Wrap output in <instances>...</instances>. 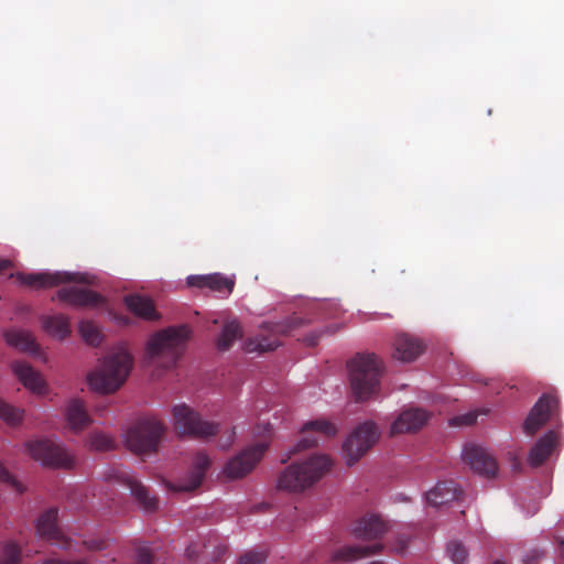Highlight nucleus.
I'll return each mask as SVG.
<instances>
[{"label":"nucleus","mask_w":564,"mask_h":564,"mask_svg":"<svg viewBox=\"0 0 564 564\" xmlns=\"http://www.w3.org/2000/svg\"><path fill=\"white\" fill-rule=\"evenodd\" d=\"M79 333L84 340L91 346H98L101 341L100 332L97 325L90 321H83L79 323Z\"/></svg>","instance_id":"2f4dec72"},{"label":"nucleus","mask_w":564,"mask_h":564,"mask_svg":"<svg viewBox=\"0 0 564 564\" xmlns=\"http://www.w3.org/2000/svg\"><path fill=\"white\" fill-rule=\"evenodd\" d=\"M191 336L187 325L169 327L153 335L147 345L149 361L163 367H173L184 351Z\"/></svg>","instance_id":"f03ea898"},{"label":"nucleus","mask_w":564,"mask_h":564,"mask_svg":"<svg viewBox=\"0 0 564 564\" xmlns=\"http://www.w3.org/2000/svg\"><path fill=\"white\" fill-rule=\"evenodd\" d=\"M379 438V431L371 421L359 424L343 444L349 466L358 462Z\"/></svg>","instance_id":"1a4fd4ad"},{"label":"nucleus","mask_w":564,"mask_h":564,"mask_svg":"<svg viewBox=\"0 0 564 564\" xmlns=\"http://www.w3.org/2000/svg\"><path fill=\"white\" fill-rule=\"evenodd\" d=\"M172 415L174 427L181 435L207 438L219 431L217 423L203 420L198 412L185 403L175 405Z\"/></svg>","instance_id":"0eeeda50"},{"label":"nucleus","mask_w":564,"mask_h":564,"mask_svg":"<svg viewBox=\"0 0 564 564\" xmlns=\"http://www.w3.org/2000/svg\"><path fill=\"white\" fill-rule=\"evenodd\" d=\"M86 547L90 551H101L108 547V540L105 539H90L84 541Z\"/></svg>","instance_id":"79ce46f5"},{"label":"nucleus","mask_w":564,"mask_h":564,"mask_svg":"<svg viewBox=\"0 0 564 564\" xmlns=\"http://www.w3.org/2000/svg\"><path fill=\"white\" fill-rule=\"evenodd\" d=\"M57 514L58 511L56 508H51L43 512L37 519L36 532L41 538L50 541L59 549L72 551L73 541L65 536L57 527Z\"/></svg>","instance_id":"ddd939ff"},{"label":"nucleus","mask_w":564,"mask_h":564,"mask_svg":"<svg viewBox=\"0 0 564 564\" xmlns=\"http://www.w3.org/2000/svg\"><path fill=\"white\" fill-rule=\"evenodd\" d=\"M43 327L47 334L58 339H64L70 334L69 321L63 314L45 316Z\"/></svg>","instance_id":"c85d7f7f"},{"label":"nucleus","mask_w":564,"mask_h":564,"mask_svg":"<svg viewBox=\"0 0 564 564\" xmlns=\"http://www.w3.org/2000/svg\"><path fill=\"white\" fill-rule=\"evenodd\" d=\"M387 531V523L379 516L375 514L361 518L352 529L354 535L362 540L380 539Z\"/></svg>","instance_id":"4be33fe9"},{"label":"nucleus","mask_w":564,"mask_h":564,"mask_svg":"<svg viewBox=\"0 0 564 564\" xmlns=\"http://www.w3.org/2000/svg\"><path fill=\"white\" fill-rule=\"evenodd\" d=\"M0 480L11 485L19 494L24 491V487L20 484L9 470L0 463Z\"/></svg>","instance_id":"58836bf2"},{"label":"nucleus","mask_w":564,"mask_h":564,"mask_svg":"<svg viewBox=\"0 0 564 564\" xmlns=\"http://www.w3.org/2000/svg\"><path fill=\"white\" fill-rule=\"evenodd\" d=\"M234 437H235V431L232 430L227 437V442L221 446L228 447L234 442Z\"/></svg>","instance_id":"de8ad7c7"},{"label":"nucleus","mask_w":564,"mask_h":564,"mask_svg":"<svg viewBox=\"0 0 564 564\" xmlns=\"http://www.w3.org/2000/svg\"><path fill=\"white\" fill-rule=\"evenodd\" d=\"M132 366V356L120 348L107 355L100 367L88 375V384L94 391L112 393L126 382Z\"/></svg>","instance_id":"f257e3e1"},{"label":"nucleus","mask_w":564,"mask_h":564,"mask_svg":"<svg viewBox=\"0 0 564 564\" xmlns=\"http://www.w3.org/2000/svg\"><path fill=\"white\" fill-rule=\"evenodd\" d=\"M165 433L163 422L154 416H143L127 431L128 448L139 455L156 452L159 443Z\"/></svg>","instance_id":"39448f33"},{"label":"nucleus","mask_w":564,"mask_h":564,"mask_svg":"<svg viewBox=\"0 0 564 564\" xmlns=\"http://www.w3.org/2000/svg\"><path fill=\"white\" fill-rule=\"evenodd\" d=\"M91 558H82L75 561H63L57 558H48L43 564H90Z\"/></svg>","instance_id":"37998d69"},{"label":"nucleus","mask_w":564,"mask_h":564,"mask_svg":"<svg viewBox=\"0 0 564 564\" xmlns=\"http://www.w3.org/2000/svg\"><path fill=\"white\" fill-rule=\"evenodd\" d=\"M268 449V444L261 442L242 451L232 457L225 466L224 473L229 479H238L248 475L260 462Z\"/></svg>","instance_id":"9b49d317"},{"label":"nucleus","mask_w":564,"mask_h":564,"mask_svg":"<svg viewBox=\"0 0 564 564\" xmlns=\"http://www.w3.org/2000/svg\"><path fill=\"white\" fill-rule=\"evenodd\" d=\"M406 543L408 542L405 540H401L399 551H403L406 547Z\"/></svg>","instance_id":"8fccbe9b"},{"label":"nucleus","mask_w":564,"mask_h":564,"mask_svg":"<svg viewBox=\"0 0 564 564\" xmlns=\"http://www.w3.org/2000/svg\"><path fill=\"white\" fill-rule=\"evenodd\" d=\"M26 449L32 458L52 468L70 469L75 466V457L64 446L50 440L31 441Z\"/></svg>","instance_id":"6e6552de"},{"label":"nucleus","mask_w":564,"mask_h":564,"mask_svg":"<svg viewBox=\"0 0 564 564\" xmlns=\"http://www.w3.org/2000/svg\"><path fill=\"white\" fill-rule=\"evenodd\" d=\"M317 442H318L317 438L304 436L296 445L295 452H300L302 449L313 447V446L317 445Z\"/></svg>","instance_id":"c03bdc74"},{"label":"nucleus","mask_w":564,"mask_h":564,"mask_svg":"<svg viewBox=\"0 0 564 564\" xmlns=\"http://www.w3.org/2000/svg\"><path fill=\"white\" fill-rule=\"evenodd\" d=\"M383 549L381 543H375L373 545H345L334 552L332 558L335 562H354L359 558L377 554Z\"/></svg>","instance_id":"bb28decb"},{"label":"nucleus","mask_w":564,"mask_h":564,"mask_svg":"<svg viewBox=\"0 0 564 564\" xmlns=\"http://www.w3.org/2000/svg\"><path fill=\"white\" fill-rule=\"evenodd\" d=\"M226 552L227 546L221 542L219 536L214 535L204 543H191L185 550V555L188 560L200 557L202 561L205 562H217L223 558Z\"/></svg>","instance_id":"a211bd4d"},{"label":"nucleus","mask_w":564,"mask_h":564,"mask_svg":"<svg viewBox=\"0 0 564 564\" xmlns=\"http://www.w3.org/2000/svg\"><path fill=\"white\" fill-rule=\"evenodd\" d=\"M127 307L137 316L144 319H156L158 314L153 302L145 296L132 294L124 297Z\"/></svg>","instance_id":"cd10ccee"},{"label":"nucleus","mask_w":564,"mask_h":564,"mask_svg":"<svg viewBox=\"0 0 564 564\" xmlns=\"http://www.w3.org/2000/svg\"><path fill=\"white\" fill-rule=\"evenodd\" d=\"M349 378L357 401L377 394L382 373V362L375 354H358L349 362Z\"/></svg>","instance_id":"20e7f679"},{"label":"nucleus","mask_w":564,"mask_h":564,"mask_svg":"<svg viewBox=\"0 0 564 564\" xmlns=\"http://www.w3.org/2000/svg\"><path fill=\"white\" fill-rule=\"evenodd\" d=\"M462 492V489L454 481H440L426 492V501L430 506L441 507L458 499Z\"/></svg>","instance_id":"5701e85b"},{"label":"nucleus","mask_w":564,"mask_h":564,"mask_svg":"<svg viewBox=\"0 0 564 564\" xmlns=\"http://www.w3.org/2000/svg\"><path fill=\"white\" fill-rule=\"evenodd\" d=\"M57 297L76 307H98L105 303V299L97 292L78 286L59 289Z\"/></svg>","instance_id":"6ab92c4d"},{"label":"nucleus","mask_w":564,"mask_h":564,"mask_svg":"<svg viewBox=\"0 0 564 564\" xmlns=\"http://www.w3.org/2000/svg\"><path fill=\"white\" fill-rule=\"evenodd\" d=\"M317 432L324 435L325 437H330L336 434V427L328 421L325 420H315L310 421L303 426V432Z\"/></svg>","instance_id":"72a5a7b5"},{"label":"nucleus","mask_w":564,"mask_h":564,"mask_svg":"<svg viewBox=\"0 0 564 564\" xmlns=\"http://www.w3.org/2000/svg\"><path fill=\"white\" fill-rule=\"evenodd\" d=\"M424 350L423 341L410 334H398L393 341V358L411 362L415 360Z\"/></svg>","instance_id":"aec40b11"},{"label":"nucleus","mask_w":564,"mask_h":564,"mask_svg":"<svg viewBox=\"0 0 564 564\" xmlns=\"http://www.w3.org/2000/svg\"><path fill=\"white\" fill-rule=\"evenodd\" d=\"M557 443V435L550 431L541 437L530 449L528 462L532 467L542 465L553 453Z\"/></svg>","instance_id":"393cba45"},{"label":"nucleus","mask_w":564,"mask_h":564,"mask_svg":"<svg viewBox=\"0 0 564 564\" xmlns=\"http://www.w3.org/2000/svg\"><path fill=\"white\" fill-rule=\"evenodd\" d=\"M108 478L129 488L134 500L144 511L153 512L158 509V498L151 495L149 489L128 469L115 467L109 471Z\"/></svg>","instance_id":"9d476101"},{"label":"nucleus","mask_w":564,"mask_h":564,"mask_svg":"<svg viewBox=\"0 0 564 564\" xmlns=\"http://www.w3.org/2000/svg\"><path fill=\"white\" fill-rule=\"evenodd\" d=\"M477 421V413L469 412L466 414L457 415L453 419H451L449 423L454 426H462V425H473Z\"/></svg>","instance_id":"a19ab883"},{"label":"nucleus","mask_w":564,"mask_h":564,"mask_svg":"<svg viewBox=\"0 0 564 564\" xmlns=\"http://www.w3.org/2000/svg\"><path fill=\"white\" fill-rule=\"evenodd\" d=\"M23 412L0 399V419L10 425H18L22 421Z\"/></svg>","instance_id":"473e14b6"},{"label":"nucleus","mask_w":564,"mask_h":564,"mask_svg":"<svg viewBox=\"0 0 564 564\" xmlns=\"http://www.w3.org/2000/svg\"><path fill=\"white\" fill-rule=\"evenodd\" d=\"M265 553L251 551L242 555L238 564H265Z\"/></svg>","instance_id":"ea45409f"},{"label":"nucleus","mask_w":564,"mask_h":564,"mask_svg":"<svg viewBox=\"0 0 564 564\" xmlns=\"http://www.w3.org/2000/svg\"><path fill=\"white\" fill-rule=\"evenodd\" d=\"M307 341H308V345L314 346L317 343V337L312 336L311 338L307 339Z\"/></svg>","instance_id":"09e8293b"},{"label":"nucleus","mask_w":564,"mask_h":564,"mask_svg":"<svg viewBox=\"0 0 564 564\" xmlns=\"http://www.w3.org/2000/svg\"><path fill=\"white\" fill-rule=\"evenodd\" d=\"M332 466L326 455H314L302 463H293L280 475L278 488L290 492H302L318 481Z\"/></svg>","instance_id":"7ed1b4c3"},{"label":"nucleus","mask_w":564,"mask_h":564,"mask_svg":"<svg viewBox=\"0 0 564 564\" xmlns=\"http://www.w3.org/2000/svg\"><path fill=\"white\" fill-rule=\"evenodd\" d=\"M4 337L8 345L22 351H35L37 348L33 336L28 332L10 330L6 333Z\"/></svg>","instance_id":"c756f323"},{"label":"nucleus","mask_w":564,"mask_h":564,"mask_svg":"<svg viewBox=\"0 0 564 564\" xmlns=\"http://www.w3.org/2000/svg\"><path fill=\"white\" fill-rule=\"evenodd\" d=\"M11 267V261L10 260H6V259H0V272L10 268Z\"/></svg>","instance_id":"49530a36"},{"label":"nucleus","mask_w":564,"mask_h":564,"mask_svg":"<svg viewBox=\"0 0 564 564\" xmlns=\"http://www.w3.org/2000/svg\"><path fill=\"white\" fill-rule=\"evenodd\" d=\"M370 564H383V562L382 561H373Z\"/></svg>","instance_id":"3c124183"},{"label":"nucleus","mask_w":564,"mask_h":564,"mask_svg":"<svg viewBox=\"0 0 564 564\" xmlns=\"http://www.w3.org/2000/svg\"><path fill=\"white\" fill-rule=\"evenodd\" d=\"M65 419L69 429L74 432H79L86 429L91 423L84 402L79 399H72L65 406Z\"/></svg>","instance_id":"b1692460"},{"label":"nucleus","mask_w":564,"mask_h":564,"mask_svg":"<svg viewBox=\"0 0 564 564\" xmlns=\"http://www.w3.org/2000/svg\"><path fill=\"white\" fill-rule=\"evenodd\" d=\"M88 444L95 451H108L112 447L113 441L104 433H91L88 438Z\"/></svg>","instance_id":"c9c22d12"},{"label":"nucleus","mask_w":564,"mask_h":564,"mask_svg":"<svg viewBox=\"0 0 564 564\" xmlns=\"http://www.w3.org/2000/svg\"><path fill=\"white\" fill-rule=\"evenodd\" d=\"M558 406L555 397L543 394L530 411L523 423V431L528 435H534L550 419V415Z\"/></svg>","instance_id":"4468645a"},{"label":"nucleus","mask_w":564,"mask_h":564,"mask_svg":"<svg viewBox=\"0 0 564 564\" xmlns=\"http://www.w3.org/2000/svg\"><path fill=\"white\" fill-rule=\"evenodd\" d=\"M187 284L228 295L234 290L235 281L220 273H213L206 275H191L187 278Z\"/></svg>","instance_id":"412c9836"},{"label":"nucleus","mask_w":564,"mask_h":564,"mask_svg":"<svg viewBox=\"0 0 564 564\" xmlns=\"http://www.w3.org/2000/svg\"><path fill=\"white\" fill-rule=\"evenodd\" d=\"M494 564H505V563L501 561H496V562H494Z\"/></svg>","instance_id":"603ef678"},{"label":"nucleus","mask_w":564,"mask_h":564,"mask_svg":"<svg viewBox=\"0 0 564 564\" xmlns=\"http://www.w3.org/2000/svg\"><path fill=\"white\" fill-rule=\"evenodd\" d=\"M21 561V551L19 546L13 542H8L3 546L2 558L0 564H19Z\"/></svg>","instance_id":"e433bc0d"},{"label":"nucleus","mask_w":564,"mask_h":564,"mask_svg":"<svg viewBox=\"0 0 564 564\" xmlns=\"http://www.w3.org/2000/svg\"><path fill=\"white\" fill-rule=\"evenodd\" d=\"M242 336L240 324L237 321L227 322L220 333L217 341L219 350H228L234 341Z\"/></svg>","instance_id":"7c9ffc66"},{"label":"nucleus","mask_w":564,"mask_h":564,"mask_svg":"<svg viewBox=\"0 0 564 564\" xmlns=\"http://www.w3.org/2000/svg\"><path fill=\"white\" fill-rule=\"evenodd\" d=\"M307 323L306 319L293 315L282 322L264 323L258 336L249 338L246 344L248 352H267L274 350L282 341L281 337L293 335L294 330Z\"/></svg>","instance_id":"423d86ee"},{"label":"nucleus","mask_w":564,"mask_h":564,"mask_svg":"<svg viewBox=\"0 0 564 564\" xmlns=\"http://www.w3.org/2000/svg\"><path fill=\"white\" fill-rule=\"evenodd\" d=\"M154 555L145 544L135 545V564H153Z\"/></svg>","instance_id":"4c0bfd02"},{"label":"nucleus","mask_w":564,"mask_h":564,"mask_svg":"<svg viewBox=\"0 0 564 564\" xmlns=\"http://www.w3.org/2000/svg\"><path fill=\"white\" fill-rule=\"evenodd\" d=\"M11 367L14 375L25 388L36 393H43L44 380L42 379L41 375L35 371L29 364L23 361H14Z\"/></svg>","instance_id":"a878e982"},{"label":"nucleus","mask_w":564,"mask_h":564,"mask_svg":"<svg viewBox=\"0 0 564 564\" xmlns=\"http://www.w3.org/2000/svg\"><path fill=\"white\" fill-rule=\"evenodd\" d=\"M431 413L421 408L402 411L390 427V434L413 433L421 430L430 420Z\"/></svg>","instance_id":"f3484780"},{"label":"nucleus","mask_w":564,"mask_h":564,"mask_svg":"<svg viewBox=\"0 0 564 564\" xmlns=\"http://www.w3.org/2000/svg\"><path fill=\"white\" fill-rule=\"evenodd\" d=\"M447 554L455 564H466L468 552L458 541H452L447 544Z\"/></svg>","instance_id":"f704fd0d"},{"label":"nucleus","mask_w":564,"mask_h":564,"mask_svg":"<svg viewBox=\"0 0 564 564\" xmlns=\"http://www.w3.org/2000/svg\"><path fill=\"white\" fill-rule=\"evenodd\" d=\"M542 556V553L538 550H533L523 560L524 564H535V562Z\"/></svg>","instance_id":"a18cd8bd"},{"label":"nucleus","mask_w":564,"mask_h":564,"mask_svg":"<svg viewBox=\"0 0 564 564\" xmlns=\"http://www.w3.org/2000/svg\"><path fill=\"white\" fill-rule=\"evenodd\" d=\"M209 466V457L204 453H197L187 475L178 482L170 484L169 488L173 491H193L197 489L202 485Z\"/></svg>","instance_id":"dca6fc26"},{"label":"nucleus","mask_w":564,"mask_h":564,"mask_svg":"<svg viewBox=\"0 0 564 564\" xmlns=\"http://www.w3.org/2000/svg\"><path fill=\"white\" fill-rule=\"evenodd\" d=\"M463 458L470 468L488 478L497 474L498 465L496 459L482 447L467 445L464 448Z\"/></svg>","instance_id":"2eb2a0df"},{"label":"nucleus","mask_w":564,"mask_h":564,"mask_svg":"<svg viewBox=\"0 0 564 564\" xmlns=\"http://www.w3.org/2000/svg\"><path fill=\"white\" fill-rule=\"evenodd\" d=\"M17 279L33 289H46L68 282L87 283L83 274L70 272L18 273Z\"/></svg>","instance_id":"f8f14e48"}]
</instances>
